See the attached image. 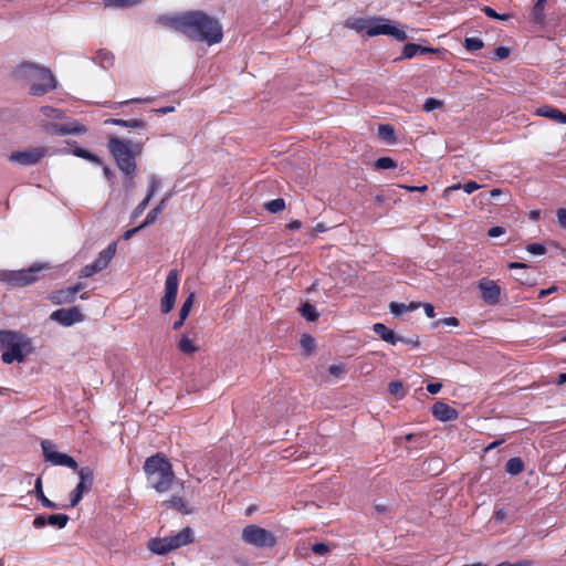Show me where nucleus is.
Instances as JSON below:
<instances>
[{
	"label": "nucleus",
	"mask_w": 566,
	"mask_h": 566,
	"mask_svg": "<svg viewBox=\"0 0 566 566\" xmlns=\"http://www.w3.org/2000/svg\"><path fill=\"white\" fill-rule=\"evenodd\" d=\"M546 0H537L533 7L532 15L536 22H541L544 18V8Z\"/></svg>",
	"instance_id": "obj_41"
},
{
	"label": "nucleus",
	"mask_w": 566,
	"mask_h": 566,
	"mask_svg": "<svg viewBox=\"0 0 566 566\" xmlns=\"http://www.w3.org/2000/svg\"><path fill=\"white\" fill-rule=\"evenodd\" d=\"M116 249L117 243L115 241L109 243L103 251L99 252L98 256L93 263L85 265L81 270L80 277L87 279L94 275L95 273H98L106 269L112 259L114 258Z\"/></svg>",
	"instance_id": "obj_9"
},
{
	"label": "nucleus",
	"mask_w": 566,
	"mask_h": 566,
	"mask_svg": "<svg viewBox=\"0 0 566 566\" xmlns=\"http://www.w3.org/2000/svg\"><path fill=\"white\" fill-rule=\"evenodd\" d=\"M242 539L245 544L263 548H270L276 544V538L273 533L254 524L243 528Z\"/></svg>",
	"instance_id": "obj_7"
},
{
	"label": "nucleus",
	"mask_w": 566,
	"mask_h": 566,
	"mask_svg": "<svg viewBox=\"0 0 566 566\" xmlns=\"http://www.w3.org/2000/svg\"><path fill=\"white\" fill-rule=\"evenodd\" d=\"M301 315L310 322H314L318 318V313L315 307L310 303H304L300 307Z\"/></svg>",
	"instance_id": "obj_33"
},
{
	"label": "nucleus",
	"mask_w": 566,
	"mask_h": 566,
	"mask_svg": "<svg viewBox=\"0 0 566 566\" xmlns=\"http://www.w3.org/2000/svg\"><path fill=\"white\" fill-rule=\"evenodd\" d=\"M432 415L440 421H451L459 417L458 411L446 402L437 401L432 406Z\"/></svg>",
	"instance_id": "obj_20"
},
{
	"label": "nucleus",
	"mask_w": 566,
	"mask_h": 566,
	"mask_svg": "<svg viewBox=\"0 0 566 566\" xmlns=\"http://www.w3.org/2000/svg\"><path fill=\"white\" fill-rule=\"evenodd\" d=\"M442 388L440 382H430L427 385V391L431 395L438 394Z\"/></svg>",
	"instance_id": "obj_55"
},
{
	"label": "nucleus",
	"mask_w": 566,
	"mask_h": 566,
	"mask_svg": "<svg viewBox=\"0 0 566 566\" xmlns=\"http://www.w3.org/2000/svg\"><path fill=\"white\" fill-rule=\"evenodd\" d=\"M510 49L506 46H499L494 51V57L497 60H504L510 56Z\"/></svg>",
	"instance_id": "obj_50"
},
{
	"label": "nucleus",
	"mask_w": 566,
	"mask_h": 566,
	"mask_svg": "<svg viewBox=\"0 0 566 566\" xmlns=\"http://www.w3.org/2000/svg\"><path fill=\"white\" fill-rule=\"evenodd\" d=\"M143 228H144V227H142V224H140L139 227H136V228L129 229V230H127V231L124 233L123 238H124L125 240H128V239H130L134 234H136L139 230H142Z\"/></svg>",
	"instance_id": "obj_60"
},
{
	"label": "nucleus",
	"mask_w": 566,
	"mask_h": 566,
	"mask_svg": "<svg viewBox=\"0 0 566 566\" xmlns=\"http://www.w3.org/2000/svg\"><path fill=\"white\" fill-rule=\"evenodd\" d=\"M524 469V463L521 458H511L505 464V471L511 475L521 473Z\"/></svg>",
	"instance_id": "obj_32"
},
{
	"label": "nucleus",
	"mask_w": 566,
	"mask_h": 566,
	"mask_svg": "<svg viewBox=\"0 0 566 566\" xmlns=\"http://www.w3.org/2000/svg\"><path fill=\"white\" fill-rule=\"evenodd\" d=\"M390 313L398 316L407 311V304L392 302L389 305Z\"/></svg>",
	"instance_id": "obj_48"
},
{
	"label": "nucleus",
	"mask_w": 566,
	"mask_h": 566,
	"mask_svg": "<svg viewBox=\"0 0 566 566\" xmlns=\"http://www.w3.org/2000/svg\"><path fill=\"white\" fill-rule=\"evenodd\" d=\"M513 566H533V562L528 559H523L517 563H513Z\"/></svg>",
	"instance_id": "obj_64"
},
{
	"label": "nucleus",
	"mask_w": 566,
	"mask_h": 566,
	"mask_svg": "<svg viewBox=\"0 0 566 566\" xmlns=\"http://www.w3.org/2000/svg\"><path fill=\"white\" fill-rule=\"evenodd\" d=\"M483 45H484L483 41L480 38H475V36L465 38L464 43H463V46L468 51H471V52L481 50L483 48Z\"/></svg>",
	"instance_id": "obj_38"
},
{
	"label": "nucleus",
	"mask_w": 566,
	"mask_h": 566,
	"mask_svg": "<svg viewBox=\"0 0 566 566\" xmlns=\"http://www.w3.org/2000/svg\"><path fill=\"white\" fill-rule=\"evenodd\" d=\"M375 167L377 169H394L396 163L390 157H380L375 161Z\"/></svg>",
	"instance_id": "obj_43"
},
{
	"label": "nucleus",
	"mask_w": 566,
	"mask_h": 566,
	"mask_svg": "<svg viewBox=\"0 0 566 566\" xmlns=\"http://www.w3.org/2000/svg\"><path fill=\"white\" fill-rule=\"evenodd\" d=\"M423 310H424L426 315H427L429 318L434 317V315H436V314H434V307H433V305H432V304H430V303H426V304L423 305Z\"/></svg>",
	"instance_id": "obj_59"
},
{
	"label": "nucleus",
	"mask_w": 566,
	"mask_h": 566,
	"mask_svg": "<svg viewBox=\"0 0 566 566\" xmlns=\"http://www.w3.org/2000/svg\"><path fill=\"white\" fill-rule=\"evenodd\" d=\"M505 233V229L502 228V227H492L489 231H488V235L490 238H497L502 234Z\"/></svg>",
	"instance_id": "obj_51"
},
{
	"label": "nucleus",
	"mask_w": 566,
	"mask_h": 566,
	"mask_svg": "<svg viewBox=\"0 0 566 566\" xmlns=\"http://www.w3.org/2000/svg\"><path fill=\"white\" fill-rule=\"evenodd\" d=\"M166 537L169 541L170 551H175L193 542V531L190 527H185L177 534Z\"/></svg>",
	"instance_id": "obj_19"
},
{
	"label": "nucleus",
	"mask_w": 566,
	"mask_h": 566,
	"mask_svg": "<svg viewBox=\"0 0 566 566\" xmlns=\"http://www.w3.org/2000/svg\"><path fill=\"white\" fill-rule=\"evenodd\" d=\"M505 515H506V513L503 509H499L494 513V517L497 522L503 521L505 518Z\"/></svg>",
	"instance_id": "obj_63"
},
{
	"label": "nucleus",
	"mask_w": 566,
	"mask_h": 566,
	"mask_svg": "<svg viewBox=\"0 0 566 566\" xmlns=\"http://www.w3.org/2000/svg\"><path fill=\"white\" fill-rule=\"evenodd\" d=\"M167 200L168 197L163 198L161 201L147 213L145 221L142 223V227H147L156 222L158 216L166 208Z\"/></svg>",
	"instance_id": "obj_28"
},
{
	"label": "nucleus",
	"mask_w": 566,
	"mask_h": 566,
	"mask_svg": "<svg viewBox=\"0 0 566 566\" xmlns=\"http://www.w3.org/2000/svg\"><path fill=\"white\" fill-rule=\"evenodd\" d=\"M178 272L176 270H170L167 274L165 281V292L164 296L160 300V311L164 314H168L174 308L177 293H178Z\"/></svg>",
	"instance_id": "obj_11"
},
{
	"label": "nucleus",
	"mask_w": 566,
	"mask_h": 566,
	"mask_svg": "<svg viewBox=\"0 0 566 566\" xmlns=\"http://www.w3.org/2000/svg\"><path fill=\"white\" fill-rule=\"evenodd\" d=\"M46 130L54 135L66 136V135H83L87 132L85 125L81 124L77 120H71L62 124H50L46 127Z\"/></svg>",
	"instance_id": "obj_16"
},
{
	"label": "nucleus",
	"mask_w": 566,
	"mask_h": 566,
	"mask_svg": "<svg viewBox=\"0 0 566 566\" xmlns=\"http://www.w3.org/2000/svg\"><path fill=\"white\" fill-rule=\"evenodd\" d=\"M388 390L391 395L402 398L403 397V387L400 381H390L388 385Z\"/></svg>",
	"instance_id": "obj_45"
},
{
	"label": "nucleus",
	"mask_w": 566,
	"mask_h": 566,
	"mask_svg": "<svg viewBox=\"0 0 566 566\" xmlns=\"http://www.w3.org/2000/svg\"><path fill=\"white\" fill-rule=\"evenodd\" d=\"M40 112L43 114V116L51 119H61L64 117L63 111L51 106H43L40 108Z\"/></svg>",
	"instance_id": "obj_35"
},
{
	"label": "nucleus",
	"mask_w": 566,
	"mask_h": 566,
	"mask_svg": "<svg viewBox=\"0 0 566 566\" xmlns=\"http://www.w3.org/2000/svg\"><path fill=\"white\" fill-rule=\"evenodd\" d=\"M158 187H159V181L157 179L153 178L150 180L149 190H148V193L146 197H149V199H151V197L154 196V193L158 189Z\"/></svg>",
	"instance_id": "obj_56"
},
{
	"label": "nucleus",
	"mask_w": 566,
	"mask_h": 566,
	"mask_svg": "<svg viewBox=\"0 0 566 566\" xmlns=\"http://www.w3.org/2000/svg\"><path fill=\"white\" fill-rule=\"evenodd\" d=\"M432 49L421 46L419 44L415 43H408L402 49V57L403 59H411L416 56L418 53H426V52H432Z\"/></svg>",
	"instance_id": "obj_30"
},
{
	"label": "nucleus",
	"mask_w": 566,
	"mask_h": 566,
	"mask_svg": "<svg viewBox=\"0 0 566 566\" xmlns=\"http://www.w3.org/2000/svg\"><path fill=\"white\" fill-rule=\"evenodd\" d=\"M50 318L62 326H72L84 319L83 314L77 307L61 308L51 313Z\"/></svg>",
	"instance_id": "obj_15"
},
{
	"label": "nucleus",
	"mask_w": 566,
	"mask_h": 566,
	"mask_svg": "<svg viewBox=\"0 0 566 566\" xmlns=\"http://www.w3.org/2000/svg\"><path fill=\"white\" fill-rule=\"evenodd\" d=\"M478 289L488 305H496L500 302L502 291L495 281L483 277L479 281Z\"/></svg>",
	"instance_id": "obj_14"
},
{
	"label": "nucleus",
	"mask_w": 566,
	"mask_h": 566,
	"mask_svg": "<svg viewBox=\"0 0 566 566\" xmlns=\"http://www.w3.org/2000/svg\"><path fill=\"white\" fill-rule=\"evenodd\" d=\"M1 359L4 364L22 363L33 352L31 338L13 331H0Z\"/></svg>",
	"instance_id": "obj_4"
},
{
	"label": "nucleus",
	"mask_w": 566,
	"mask_h": 566,
	"mask_svg": "<svg viewBox=\"0 0 566 566\" xmlns=\"http://www.w3.org/2000/svg\"><path fill=\"white\" fill-rule=\"evenodd\" d=\"M144 472L149 488L157 493L168 492L176 480L172 464L159 452L146 459Z\"/></svg>",
	"instance_id": "obj_2"
},
{
	"label": "nucleus",
	"mask_w": 566,
	"mask_h": 566,
	"mask_svg": "<svg viewBox=\"0 0 566 566\" xmlns=\"http://www.w3.org/2000/svg\"><path fill=\"white\" fill-rule=\"evenodd\" d=\"M34 494L36 496V499L41 502V504L46 507V509H57V505L52 502L51 500H49L46 497V494H44L43 492V488H42V479L41 476H39L36 480H35V483H34Z\"/></svg>",
	"instance_id": "obj_27"
},
{
	"label": "nucleus",
	"mask_w": 566,
	"mask_h": 566,
	"mask_svg": "<svg viewBox=\"0 0 566 566\" xmlns=\"http://www.w3.org/2000/svg\"><path fill=\"white\" fill-rule=\"evenodd\" d=\"M80 482L70 494V506L75 507L82 500L85 492L91 491L94 481V473L90 467H82L76 470Z\"/></svg>",
	"instance_id": "obj_12"
},
{
	"label": "nucleus",
	"mask_w": 566,
	"mask_h": 566,
	"mask_svg": "<svg viewBox=\"0 0 566 566\" xmlns=\"http://www.w3.org/2000/svg\"><path fill=\"white\" fill-rule=\"evenodd\" d=\"M177 347L181 353L187 354V355H192L199 349V347L196 345L195 340L191 339L186 334H182L180 336Z\"/></svg>",
	"instance_id": "obj_29"
},
{
	"label": "nucleus",
	"mask_w": 566,
	"mask_h": 566,
	"mask_svg": "<svg viewBox=\"0 0 566 566\" xmlns=\"http://www.w3.org/2000/svg\"><path fill=\"white\" fill-rule=\"evenodd\" d=\"M49 269L45 263H35L28 269L17 271H3L0 280L15 287H23L35 283L39 280V273Z\"/></svg>",
	"instance_id": "obj_6"
},
{
	"label": "nucleus",
	"mask_w": 566,
	"mask_h": 566,
	"mask_svg": "<svg viewBox=\"0 0 566 566\" xmlns=\"http://www.w3.org/2000/svg\"><path fill=\"white\" fill-rule=\"evenodd\" d=\"M24 69L31 82L30 92L32 95L41 96L55 88L56 82L50 70L32 64L24 65Z\"/></svg>",
	"instance_id": "obj_5"
},
{
	"label": "nucleus",
	"mask_w": 566,
	"mask_h": 566,
	"mask_svg": "<svg viewBox=\"0 0 566 566\" xmlns=\"http://www.w3.org/2000/svg\"><path fill=\"white\" fill-rule=\"evenodd\" d=\"M153 101L151 97H146V98H132V99H127V101H123L120 102L118 105H126V104H129V103H150Z\"/></svg>",
	"instance_id": "obj_58"
},
{
	"label": "nucleus",
	"mask_w": 566,
	"mask_h": 566,
	"mask_svg": "<svg viewBox=\"0 0 566 566\" xmlns=\"http://www.w3.org/2000/svg\"><path fill=\"white\" fill-rule=\"evenodd\" d=\"M534 114L537 116L549 118L560 124H566V114L559 111L558 108L552 106L545 105L538 107Z\"/></svg>",
	"instance_id": "obj_21"
},
{
	"label": "nucleus",
	"mask_w": 566,
	"mask_h": 566,
	"mask_svg": "<svg viewBox=\"0 0 566 566\" xmlns=\"http://www.w3.org/2000/svg\"><path fill=\"white\" fill-rule=\"evenodd\" d=\"M195 297H196L195 293L191 292L187 296V298L185 300V302H184V304H182V306H181V308L179 311V316H181V318H187L188 317V315L190 313V310H191V307L193 305Z\"/></svg>",
	"instance_id": "obj_40"
},
{
	"label": "nucleus",
	"mask_w": 566,
	"mask_h": 566,
	"mask_svg": "<svg viewBox=\"0 0 566 566\" xmlns=\"http://www.w3.org/2000/svg\"><path fill=\"white\" fill-rule=\"evenodd\" d=\"M107 148L118 169L126 176H133L136 171V157L142 154L143 145L129 139L111 137Z\"/></svg>",
	"instance_id": "obj_3"
},
{
	"label": "nucleus",
	"mask_w": 566,
	"mask_h": 566,
	"mask_svg": "<svg viewBox=\"0 0 566 566\" xmlns=\"http://www.w3.org/2000/svg\"><path fill=\"white\" fill-rule=\"evenodd\" d=\"M328 373L336 379L342 378L346 374L344 364H333L328 367Z\"/></svg>",
	"instance_id": "obj_44"
},
{
	"label": "nucleus",
	"mask_w": 566,
	"mask_h": 566,
	"mask_svg": "<svg viewBox=\"0 0 566 566\" xmlns=\"http://www.w3.org/2000/svg\"><path fill=\"white\" fill-rule=\"evenodd\" d=\"M378 136L388 144L395 143V129L389 124H381L378 126Z\"/></svg>",
	"instance_id": "obj_31"
},
{
	"label": "nucleus",
	"mask_w": 566,
	"mask_h": 566,
	"mask_svg": "<svg viewBox=\"0 0 566 566\" xmlns=\"http://www.w3.org/2000/svg\"><path fill=\"white\" fill-rule=\"evenodd\" d=\"M557 220L562 228H566V209L560 208L557 210Z\"/></svg>",
	"instance_id": "obj_54"
},
{
	"label": "nucleus",
	"mask_w": 566,
	"mask_h": 566,
	"mask_svg": "<svg viewBox=\"0 0 566 566\" xmlns=\"http://www.w3.org/2000/svg\"><path fill=\"white\" fill-rule=\"evenodd\" d=\"M557 290L556 286H552L549 289H545V290H541L539 293H538V297L539 298H543L549 294H552L553 292H555Z\"/></svg>",
	"instance_id": "obj_62"
},
{
	"label": "nucleus",
	"mask_w": 566,
	"mask_h": 566,
	"mask_svg": "<svg viewBox=\"0 0 566 566\" xmlns=\"http://www.w3.org/2000/svg\"><path fill=\"white\" fill-rule=\"evenodd\" d=\"M438 324H443L447 326H458L459 319L457 317H447V318L440 319L438 322Z\"/></svg>",
	"instance_id": "obj_57"
},
{
	"label": "nucleus",
	"mask_w": 566,
	"mask_h": 566,
	"mask_svg": "<svg viewBox=\"0 0 566 566\" xmlns=\"http://www.w3.org/2000/svg\"><path fill=\"white\" fill-rule=\"evenodd\" d=\"M150 199L149 197H146L135 209L134 213L135 216H139L144 212V210L147 208Z\"/></svg>",
	"instance_id": "obj_53"
},
{
	"label": "nucleus",
	"mask_w": 566,
	"mask_h": 566,
	"mask_svg": "<svg viewBox=\"0 0 566 566\" xmlns=\"http://www.w3.org/2000/svg\"><path fill=\"white\" fill-rule=\"evenodd\" d=\"M148 549L156 555H165L170 551L169 541L165 537L151 538L147 545Z\"/></svg>",
	"instance_id": "obj_23"
},
{
	"label": "nucleus",
	"mask_w": 566,
	"mask_h": 566,
	"mask_svg": "<svg viewBox=\"0 0 566 566\" xmlns=\"http://www.w3.org/2000/svg\"><path fill=\"white\" fill-rule=\"evenodd\" d=\"M300 344L306 354H311L315 348V339L310 334H303L301 336Z\"/></svg>",
	"instance_id": "obj_37"
},
{
	"label": "nucleus",
	"mask_w": 566,
	"mask_h": 566,
	"mask_svg": "<svg viewBox=\"0 0 566 566\" xmlns=\"http://www.w3.org/2000/svg\"><path fill=\"white\" fill-rule=\"evenodd\" d=\"M166 509H172L182 514H189L190 510L187 507V504L184 501L181 495H172L170 499L166 500L161 504Z\"/></svg>",
	"instance_id": "obj_25"
},
{
	"label": "nucleus",
	"mask_w": 566,
	"mask_h": 566,
	"mask_svg": "<svg viewBox=\"0 0 566 566\" xmlns=\"http://www.w3.org/2000/svg\"><path fill=\"white\" fill-rule=\"evenodd\" d=\"M105 124H112V125L122 126V127H126V128H134V129L145 128V126H146V123L143 119H137V118H133V119L111 118V119L106 120Z\"/></svg>",
	"instance_id": "obj_26"
},
{
	"label": "nucleus",
	"mask_w": 566,
	"mask_h": 566,
	"mask_svg": "<svg viewBox=\"0 0 566 566\" xmlns=\"http://www.w3.org/2000/svg\"><path fill=\"white\" fill-rule=\"evenodd\" d=\"M287 228L292 231L300 230L302 228V222L300 220H292L287 223Z\"/></svg>",
	"instance_id": "obj_61"
},
{
	"label": "nucleus",
	"mask_w": 566,
	"mask_h": 566,
	"mask_svg": "<svg viewBox=\"0 0 566 566\" xmlns=\"http://www.w3.org/2000/svg\"><path fill=\"white\" fill-rule=\"evenodd\" d=\"M373 331L384 340L391 345H396L399 340H402V338L398 337L394 331L389 329L385 324L382 323H376L373 326Z\"/></svg>",
	"instance_id": "obj_22"
},
{
	"label": "nucleus",
	"mask_w": 566,
	"mask_h": 566,
	"mask_svg": "<svg viewBox=\"0 0 566 566\" xmlns=\"http://www.w3.org/2000/svg\"><path fill=\"white\" fill-rule=\"evenodd\" d=\"M526 251L534 255H543L546 253V247L542 243H531L526 245Z\"/></svg>",
	"instance_id": "obj_46"
},
{
	"label": "nucleus",
	"mask_w": 566,
	"mask_h": 566,
	"mask_svg": "<svg viewBox=\"0 0 566 566\" xmlns=\"http://www.w3.org/2000/svg\"><path fill=\"white\" fill-rule=\"evenodd\" d=\"M157 21L197 42L213 45L221 42L223 32L219 21L202 11H188L177 15H160Z\"/></svg>",
	"instance_id": "obj_1"
},
{
	"label": "nucleus",
	"mask_w": 566,
	"mask_h": 566,
	"mask_svg": "<svg viewBox=\"0 0 566 566\" xmlns=\"http://www.w3.org/2000/svg\"><path fill=\"white\" fill-rule=\"evenodd\" d=\"M443 106V102L433 97H429L424 101L422 105V109L427 113L432 112L434 109L441 108Z\"/></svg>",
	"instance_id": "obj_42"
},
{
	"label": "nucleus",
	"mask_w": 566,
	"mask_h": 566,
	"mask_svg": "<svg viewBox=\"0 0 566 566\" xmlns=\"http://www.w3.org/2000/svg\"><path fill=\"white\" fill-rule=\"evenodd\" d=\"M345 25L358 33L365 32L368 35L370 18H349L346 20Z\"/></svg>",
	"instance_id": "obj_24"
},
{
	"label": "nucleus",
	"mask_w": 566,
	"mask_h": 566,
	"mask_svg": "<svg viewBox=\"0 0 566 566\" xmlns=\"http://www.w3.org/2000/svg\"><path fill=\"white\" fill-rule=\"evenodd\" d=\"M69 522V516L65 514H51L49 516L45 515H36L33 520V526L35 528H42L45 525H50L56 528H64Z\"/></svg>",
	"instance_id": "obj_17"
},
{
	"label": "nucleus",
	"mask_w": 566,
	"mask_h": 566,
	"mask_svg": "<svg viewBox=\"0 0 566 566\" xmlns=\"http://www.w3.org/2000/svg\"><path fill=\"white\" fill-rule=\"evenodd\" d=\"M377 35H389L399 42L407 39V33L402 29L397 28L389 19L381 17L370 18L368 36Z\"/></svg>",
	"instance_id": "obj_8"
},
{
	"label": "nucleus",
	"mask_w": 566,
	"mask_h": 566,
	"mask_svg": "<svg viewBox=\"0 0 566 566\" xmlns=\"http://www.w3.org/2000/svg\"><path fill=\"white\" fill-rule=\"evenodd\" d=\"M46 155L45 147H34L27 150L13 151L9 155L12 164L31 166L38 164Z\"/></svg>",
	"instance_id": "obj_13"
},
{
	"label": "nucleus",
	"mask_w": 566,
	"mask_h": 566,
	"mask_svg": "<svg viewBox=\"0 0 566 566\" xmlns=\"http://www.w3.org/2000/svg\"><path fill=\"white\" fill-rule=\"evenodd\" d=\"M312 552L315 555H325L329 552V547L326 543H315L312 545Z\"/></svg>",
	"instance_id": "obj_49"
},
{
	"label": "nucleus",
	"mask_w": 566,
	"mask_h": 566,
	"mask_svg": "<svg viewBox=\"0 0 566 566\" xmlns=\"http://www.w3.org/2000/svg\"><path fill=\"white\" fill-rule=\"evenodd\" d=\"M83 289L84 285L82 283H76L73 286H69L54 292L51 300L55 304L72 303L75 301L76 294Z\"/></svg>",
	"instance_id": "obj_18"
},
{
	"label": "nucleus",
	"mask_w": 566,
	"mask_h": 566,
	"mask_svg": "<svg viewBox=\"0 0 566 566\" xmlns=\"http://www.w3.org/2000/svg\"><path fill=\"white\" fill-rule=\"evenodd\" d=\"M143 0H104L105 6L115 8H127L139 4Z\"/></svg>",
	"instance_id": "obj_36"
},
{
	"label": "nucleus",
	"mask_w": 566,
	"mask_h": 566,
	"mask_svg": "<svg viewBox=\"0 0 566 566\" xmlns=\"http://www.w3.org/2000/svg\"><path fill=\"white\" fill-rule=\"evenodd\" d=\"M73 155L83 159H86L93 164L101 165L102 161L98 156L95 154H92L91 151L83 149V148H75L73 151Z\"/></svg>",
	"instance_id": "obj_34"
},
{
	"label": "nucleus",
	"mask_w": 566,
	"mask_h": 566,
	"mask_svg": "<svg viewBox=\"0 0 566 566\" xmlns=\"http://www.w3.org/2000/svg\"><path fill=\"white\" fill-rule=\"evenodd\" d=\"M41 447L46 462H50L52 465L66 467L73 471L78 470L75 459L66 453L56 451L54 443L51 441L43 440Z\"/></svg>",
	"instance_id": "obj_10"
},
{
	"label": "nucleus",
	"mask_w": 566,
	"mask_h": 566,
	"mask_svg": "<svg viewBox=\"0 0 566 566\" xmlns=\"http://www.w3.org/2000/svg\"><path fill=\"white\" fill-rule=\"evenodd\" d=\"M481 186L479 184H476L475 181H469L467 184H464L462 186L463 190L467 192V193H472L474 192L475 190H478Z\"/></svg>",
	"instance_id": "obj_52"
},
{
	"label": "nucleus",
	"mask_w": 566,
	"mask_h": 566,
	"mask_svg": "<svg viewBox=\"0 0 566 566\" xmlns=\"http://www.w3.org/2000/svg\"><path fill=\"white\" fill-rule=\"evenodd\" d=\"M482 11L485 13L486 17L491 18V19H495V20H507L510 18L509 14H499L495 12V10L491 7H483L482 8Z\"/></svg>",
	"instance_id": "obj_47"
},
{
	"label": "nucleus",
	"mask_w": 566,
	"mask_h": 566,
	"mask_svg": "<svg viewBox=\"0 0 566 566\" xmlns=\"http://www.w3.org/2000/svg\"><path fill=\"white\" fill-rule=\"evenodd\" d=\"M285 201L282 198L273 199L265 203V209L271 213H277L284 210Z\"/></svg>",
	"instance_id": "obj_39"
}]
</instances>
